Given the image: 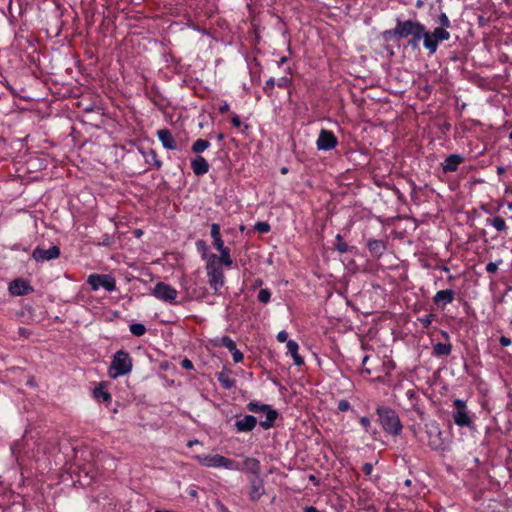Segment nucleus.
Masks as SVG:
<instances>
[{"label":"nucleus","mask_w":512,"mask_h":512,"mask_svg":"<svg viewBox=\"0 0 512 512\" xmlns=\"http://www.w3.org/2000/svg\"><path fill=\"white\" fill-rule=\"evenodd\" d=\"M432 35L433 33L428 31L425 25L417 20L396 18L395 27L383 31L381 38L386 43L392 40L399 42L406 39V47L413 51L420 50V41L423 40L424 48L432 55L438 49V41Z\"/></svg>","instance_id":"nucleus-1"},{"label":"nucleus","mask_w":512,"mask_h":512,"mask_svg":"<svg viewBox=\"0 0 512 512\" xmlns=\"http://www.w3.org/2000/svg\"><path fill=\"white\" fill-rule=\"evenodd\" d=\"M375 413L377 415L376 422L387 435L398 437L402 434L403 424L395 409L381 404L377 405Z\"/></svg>","instance_id":"nucleus-2"},{"label":"nucleus","mask_w":512,"mask_h":512,"mask_svg":"<svg viewBox=\"0 0 512 512\" xmlns=\"http://www.w3.org/2000/svg\"><path fill=\"white\" fill-rule=\"evenodd\" d=\"M133 368V359L126 350H118L114 353L108 368V375L111 379L129 374Z\"/></svg>","instance_id":"nucleus-3"},{"label":"nucleus","mask_w":512,"mask_h":512,"mask_svg":"<svg viewBox=\"0 0 512 512\" xmlns=\"http://www.w3.org/2000/svg\"><path fill=\"white\" fill-rule=\"evenodd\" d=\"M427 445L434 451L444 452L449 449L448 439L442 432L440 425L435 420L425 424Z\"/></svg>","instance_id":"nucleus-4"},{"label":"nucleus","mask_w":512,"mask_h":512,"mask_svg":"<svg viewBox=\"0 0 512 512\" xmlns=\"http://www.w3.org/2000/svg\"><path fill=\"white\" fill-rule=\"evenodd\" d=\"M246 409L252 413H263L265 414V420H260L259 425L264 429L268 430L272 428L275 421L279 417V413L276 409H273L271 405L260 403L258 401H250L246 405Z\"/></svg>","instance_id":"nucleus-5"},{"label":"nucleus","mask_w":512,"mask_h":512,"mask_svg":"<svg viewBox=\"0 0 512 512\" xmlns=\"http://www.w3.org/2000/svg\"><path fill=\"white\" fill-rule=\"evenodd\" d=\"M217 255L210 254L206 263L208 284L213 289L214 295H220V288L224 285V272L216 263Z\"/></svg>","instance_id":"nucleus-6"},{"label":"nucleus","mask_w":512,"mask_h":512,"mask_svg":"<svg viewBox=\"0 0 512 512\" xmlns=\"http://www.w3.org/2000/svg\"><path fill=\"white\" fill-rule=\"evenodd\" d=\"M195 459L200 465L205 467L225 468L228 470L238 469V464L235 460L220 454H201L196 455Z\"/></svg>","instance_id":"nucleus-7"},{"label":"nucleus","mask_w":512,"mask_h":512,"mask_svg":"<svg viewBox=\"0 0 512 512\" xmlns=\"http://www.w3.org/2000/svg\"><path fill=\"white\" fill-rule=\"evenodd\" d=\"M87 284L93 291H97L100 287H103L108 292L116 290V280L110 274H90L87 278Z\"/></svg>","instance_id":"nucleus-8"},{"label":"nucleus","mask_w":512,"mask_h":512,"mask_svg":"<svg viewBox=\"0 0 512 512\" xmlns=\"http://www.w3.org/2000/svg\"><path fill=\"white\" fill-rule=\"evenodd\" d=\"M455 411L453 412V420L459 427H468L474 429L473 421L467 410V406L464 400L455 399L453 402Z\"/></svg>","instance_id":"nucleus-9"},{"label":"nucleus","mask_w":512,"mask_h":512,"mask_svg":"<svg viewBox=\"0 0 512 512\" xmlns=\"http://www.w3.org/2000/svg\"><path fill=\"white\" fill-rule=\"evenodd\" d=\"M152 294L159 300L176 303L177 291L170 284L158 282L152 290Z\"/></svg>","instance_id":"nucleus-10"},{"label":"nucleus","mask_w":512,"mask_h":512,"mask_svg":"<svg viewBox=\"0 0 512 512\" xmlns=\"http://www.w3.org/2000/svg\"><path fill=\"white\" fill-rule=\"evenodd\" d=\"M338 145V139L335 134L327 129H321L316 146L319 151H330Z\"/></svg>","instance_id":"nucleus-11"},{"label":"nucleus","mask_w":512,"mask_h":512,"mask_svg":"<svg viewBox=\"0 0 512 512\" xmlns=\"http://www.w3.org/2000/svg\"><path fill=\"white\" fill-rule=\"evenodd\" d=\"M8 291L12 296H24L33 293L34 288L29 280L16 278L9 283Z\"/></svg>","instance_id":"nucleus-12"},{"label":"nucleus","mask_w":512,"mask_h":512,"mask_svg":"<svg viewBox=\"0 0 512 512\" xmlns=\"http://www.w3.org/2000/svg\"><path fill=\"white\" fill-rule=\"evenodd\" d=\"M61 254L60 248L56 245L51 246L49 249H44L37 246L32 252V258L36 262L50 261L59 258Z\"/></svg>","instance_id":"nucleus-13"},{"label":"nucleus","mask_w":512,"mask_h":512,"mask_svg":"<svg viewBox=\"0 0 512 512\" xmlns=\"http://www.w3.org/2000/svg\"><path fill=\"white\" fill-rule=\"evenodd\" d=\"M238 419L234 423V427L239 433H248L255 429L258 424L257 418L253 415L247 414L243 417L236 416Z\"/></svg>","instance_id":"nucleus-14"},{"label":"nucleus","mask_w":512,"mask_h":512,"mask_svg":"<svg viewBox=\"0 0 512 512\" xmlns=\"http://www.w3.org/2000/svg\"><path fill=\"white\" fill-rule=\"evenodd\" d=\"M249 498L257 502L265 493L264 480L260 476L250 478Z\"/></svg>","instance_id":"nucleus-15"},{"label":"nucleus","mask_w":512,"mask_h":512,"mask_svg":"<svg viewBox=\"0 0 512 512\" xmlns=\"http://www.w3.org/2000/svg\"><path fill=\"white\" fill-rule=\"evenodd\" d=\"M406 397L410 403V407L408 408V410L416 412L419 419L423 421L425 419L426 413L424 411V408L419 404V394L414 389H409L406 391Z\"/></svg>","instance_id":"nucleus-16"},{"label":"nucleus","mask_w":512,"mask_h":512,"mask_svg":"<svg viewBox=\"0 0 512 512\" xmlns=\"http://www.w3.org/2000/svg\"><path fill=\"white\" fill-rule=\"evenodd\" d=\"M366 247L374 258H380L387 249V242L383 239L368 238Z\"/></svg>","instance_id":"nucleus-17"},{"label":"nucleus","mask_w":512,"mask_h":512,"mask_svg":"<svg viewBox=\"0 0 512 512\" xmlns=\"http://www.w3.org/2000/svg\"><path fill=\"white\" fill-rule=\"evenodd\" d=\"M157 136H158V139L160 140V142L162 143V146L165 149H168V150H177L178 149L177 142H176L172 132L169 129L164 128V129L158 130Z\"/></svg>","instance_id":"nucleus-18"},{"label":"nucleus","mask_w":512,"mask_h":512,"mask_svg":"<svg viewBox=\"0 0 512 512\" xmlns=\"http://www.w3.org/2000/svg\"><path fill=\"white\" fill-rule=\"evenodd\" d=\"M465 161V158L460 154H450L442 163L443 172H455L458 170V166Z\"/></svg>","instance_id":"nucleus-19"},{"label":"nucleus","mask_w":512,"mask_h":512,"mask_svg":"<svg viewBox=\"0 0 512 512\" xmlns=\"http://www.w3.org/2000/svg\"><path fill=\"white\" fill-rule=\"evenodd\" d=\"M455 298V291L452 289H445L438 291L433 297V301L437 306L444 308L447 304L453 302Z\"/></svg>","instance_id":"nucleus-20"},{"label":"nucleus","mask_w":512,"mask_h":512,"mask_svg":"<svg viewBox=\"0 0 512 512\" xmlns=\"http://www.w3.org/2000/svg\"><path fill=\"white\" fill-rule=\"evenodd\" d=\"M208 161L201 155H197L191 160V169L196 176H203L209 171Z\"/></svg>","instance_id":"nucleus-21"},{"label":"nucleus","mask_w":512,"mask_h":512,"mask_svg":"<svg viewBox=\"0 0 512 512\" xmlns=\"http://www.w3.org/2000/svg\"><path fill=\"white\" fill-rule=\"evenodd\" d=\"M138 151L143 156L147 164L154 166L157 170H159L162 167V161L158 159V155L155 150H145L142 147H138Z\"/></svg>","instance_id":"nucleus-22"},{"label":"nucleus","mask_w":512,"mask_h":512,"mask_svg":"<svg viewBox=\"0 0 512 512\" xmlns=\"http://www.w3.org/2000/svg\"><path fill=\"white\" fill-rule=\"evenodd\" d=\"M217 380L221 384V386L226 389L230 390L236 385V380L233 379L231 375V371L227 369H223L221 372L217 373Z\"/></svg>","instance_id":"nucleus-23"},{"label":"nucleus","mask_w":512,"mask_h":512,"mask_svg":"<svg viewBox=\"0 0 512 512\" xmlns=\"http://www.w3.org/2000/svg\"><path fill=\"white\" fill-rule=\"evenodd\" d=\"M286 347L288 349V352L292 356L294 360V364L296 366H301L304 364V359L298 354L299 345L295 340H288Z\"/></svg>","instance_id":"nucleus-24"},{"label":"nucleus","mask_w":512,"mask_h":512,"mask_svg":"<svg viewBox=\"0 0 512 512\" xmlns=\"http://www.w3.org/2000/svg\"><path fill=\"white\" fill-rule=\"evenodd\" d=\"M243 464L246 471L250 472L253 475L252 477L260 476L261 465L258 459L253 457H247L243 461Z\"/></svg>","instance_id":"nucleus-25"},{"label":"nucleus","mask_w":512,"mask_h":512,"mask_svg":"<svg viewBox=\"0 0 512 512\" xmlns=\"http://www.w3.org/2000/svg\"><path fill=\"white\" fill-rule=\"evenodd\" d=\"M106 382H100L97 387L93 390V396L97 400H102L103 402H110L112 400L111 394L105 390Z\"/></svg>","instance_id":"nucleus-26"},{"label":"nucleus","mask_w":512,"mask_h":512,"mask_svg":"<svg viewBox=\"0 0 512 512\" xmlns=\"http://www.w3.org/2000/svg\"><path fill=\"white\" fill-rule=\"evenodd\" d=\"M485 224L487 226L494 227L498 232H504L507 230V225L505 220L500 216L489 217L485 220Z\"/></svg>","instance_id":"nucleus-27"},{"label":"nucleus","mask_w":512,"mask_h":512,"mask_svg":"<svg viewBox=\"0 0 512 512\" xmlns=\"http://www.w3.org/2000/svg\"><path fill=\"white\" fill-rule=\"evenodd\" d=\"M220 255L217 256L216 259V265L218 267H221V265H224L226 267H231L233 264L231 255H230V249L227 247L223 249L222 251H219Z\"/></svg>","instance_id":"nucleus-28"},{"label":"nucleus","mask_w":512,"mask_h":512,"mask_svg":"<svg viewBox=\"0 0 512 512\" xmlns=\"http://www.w3.org/2000/svg\"><path fill=\"white\" fill-rule=\"evenodd\" d=\"M452 351V345L450 343H442L438 342L433 345V355L440 356H448Z\"/></svg>","instance_id":"nucleus-29"},{"label":"nucleus","mask_w":512,"mask_h":512,"mask_svg":"<svg viewBox=\"0 0 512 512\" xmlns=\"http://www.w3.org/2000/svg\"><path fill=\"white\" fill-rule=\"evenodd\" d=\"M335 240L336 243L334 244L333 249L339 252L340 254L352 252L355 249L354 246H349L347 243L343 241V237L341 234H337Z\"/></svg>","instance_id":"nucleus-30"},{"label":"nucleus","mask_w":512,"mask_h":512,"mask_svg":"<svg viewBox=\"0 0 512 512\" xmlns=\"http://www.w3.org/2000/svg\"><path fill=\"white\" fill-rule=\"evenodd\" d=\"M433 37L439 42L447 41L450 38V32L447 30V28L443 27H436L432 31Z\"/></svg>","instance_id":"nucleus-31"},{"label":"nucleus","mask_w":512,"mask_h":512,"mask_svg":"<svg viewBox=\"0 0 512 512\" xmlns=\"http://www.w3.org/2000/svg\"><path fill=\"white\" fill-rule=\"evenodd\" d=\"M209 147H210V142L208 140L199 138L192 144L191 150L195 154H200Z\"/></svg>","instance_id":"nucleus-32"},{"label":"nucleus","mask_w":512,"mask_h":512,"mask_svg":"<svg viewBox=\"0 0 512 512\" xmlns=\"http://www.w3.org/2000/svg\"><path fill=\"white\" fill-rule=\"evenodd\" d=\"M129 330H130L132 335H134L136 337H140V336H143L145 334L146 327L142 323H132L129 326Z\"/></svg>","instance_id":"nucleus-33"},{"label":"nucleus","mask_w":512,"mask_h":512,"mask_svg":"<svg viewBox=\"0 0 512 512\" xmlns=\"http://www.w3.org/2000/svg\"><path fill=\"white\" fill-rule=\"evenodd\" d=\"M218 345L221 347L227 348L230 352H232L236 348V343L229 336H223L220 339V342Z\"/></svg>","instance_id":"nucleus-34"},{"label":"nucleus","mask_w":512,"mask_h":512,"mask_svg":"<svg viewBox=\"0 0 512 512\" xmlns=\"http://www.w3.org/2000/svg\"><path fill=\"white\" fill-rule=\"evenodd\" d=\"M196 248H197V251L201 254L203 259H205V258H207V260L209 259V255L207 254L208 246L204 240H198L196 242Z\"/></svg>","instance_id":"nucleus-35"},{"label":"nucleus","mask_w":512,"mask_h":512,"mask_svg":"<svg viewBox=\"0 0 512 512\" xmlns=\"http://www.w3.org/2000/svg\"><path fill=\"white\" fill-rule=\"evenodd\" d=\"M254 229L261 234H266L271 230V227L268 222L258 221L255 223Z\"/></svg>","instance_id":"nucleus-36"},{"label":"nucleus","mask_w":512,"mask_h":512,"mask_svg":"<svg viewBox=\"0 0 512 512\" xmlns=\"http://www.w3.org/2000/svg\"><path fill=\"white\" fill-rule=\"evenodd\" d=\"M258 301L263 303V304H266L270 301L271 299V291L267 288H264V289H261L258 293Z\"/></svg>","instance_id":"nucleus-37"},{"label":"nucleus","mask_w":512,"mask_h":512,"mask_svg":"<svg viewBox=\"0 0 512 512\" xmlns=\"http://www.w3.org/2000/svg\"><path fill=\"white\" fill-rule=\"evenodd\" d=\"M434 318H435V314L429 313V314L425 315L424 317L418 318V321L421 323L423 328L427 329L431 325Z\"/></svg>","instance_id":"nucleus-38"},{"label":"nucleus","mask_w":512,"mask_h":512,"mask_svg":"<svg viewBox=\"0 0 512 512\" xmlns=\"http://www.w3.org/2000/svg\"><path fill=\"white\" fill-rule=\"evenodd\" d=\"M437 23L440 24V27L449 28L451 26V21L446 15V13L442 12L437 19Z\"/></svg>","instance_id":"nucleus-39"},{"label":"nucleus","mask_w":512,"mask_h":512,"mask_svg":"<svg viewBox=\"0 0 512 512\" xmlns=\"http://www.w3.org/2000/svg\"><path fill=\"white\" fill-rule=\"evenodd\" d=\"M274 86H275V80L274 78H270L268 79L266 82H265V85L263 86V91L265 94H267L268 96H271L272 95V91L274 89Z\"/></svg>","instance_id":"nucleus-40"},{"label":"nucleus","mask_w":512,"mask_h":512,"mask_svg":"<svg viewBox=\"0 0 512 512\" xmlns=\"http://www.w3.org/2000/svg\"><path fill=\"white\" fill-rule=\"evenodd\" d=\"M210 235L212 239L221 238L220 225L217 223L211 224Z\"/></svg>","instance_id":"nucleus-41"},{"label":"nucleus","mask_w":512,"mask_h":512,"mask_svg":"<svg viewBox=\"0 0 512 512\" xmlns=\"http://www.w3.org/2000/svg\"><path fill=\"white\" fill-rule=\"evenodd\" d=\"M113 243H114V237L112 235H109V234H104L102 236V240L99 241L97 244L108 247V246H111Z\"/></svg>","instance_id":"nucleus-42"},{"label":"nucleus","mask_w":512,"mask_h":512,"mask_svg":"<svg viewBox=\"0 0 512 512\" xmlns=\"http://www.w3.org/2000/svg\"><path fill=\"white\" fill-rule=\"evenodd\" d=\"M291 84H292V78H289L287 76L281 77L277 82V86L279 88H288Z\"/></svg>","instance_id":"nucleus-43"},{"label":"nucleus","mask_w":512,"mask_h":512,"mask_svg":"<svg viewBox=\"0 0 512 512\" xmlns=\"http://www.w3.org/2000/svg\"><path fill=\"white\" fill-rule=\"evenodd\" d=\"M338 410L340 412L348 411L351 408L350 402L346 399H342L338 402Z\"/></svg>","instance_id":"nucleus-44"},{"label":"nucleus","mask_w":512,"mask_h":512,"mask_svg":"<svg viewBox=\"0 0 512 512\" xmlns=\"http://www.w3.org/2000/svg\"><path fill=\"white\" fill-rule=\"evenodd\" d=\"M502 263V260L496 262H489L486 265V271L488 273H495L498 270L499 264Z\"/></svg>","instance_id":"nucleus-45"},{"label":"nucleus","mask_w":512,"mask_h":512,"mask_svg":"<svg viewBox=\"0 0 512 512\" xmlns=\"http://www.w3.org/2000/svg\"><path fill=\"white\" fill-rule=\"evenodd\" d=\"M231 353H232V356H233V361L235 363H240V362L243 361L244 355H243V353L240 350L237 349V347Z\"/></svg>","instance_id":"nucleus-46"},{"label":"nucleus","mask_w":512,"mask_h":512,"mask_svg":"<svg viewBox=\"0 0 512 512\" xmlns=\"http://www.w3.org/2000/svg\"><path fill=\"white\" fill-rule=\"evenodd\" d=\"M213 247L218 250V251H222L223 249L227 248L225 245H224V241L221 238H216V239H213Z\"/></svg>","instance_id":"nucleus-47"},{"label":"nucleus","mask_w":512,"mask_h":512,"mask_svg":"<svg viewBox=\"0 0 512 512\" xmlns=\"http://www.w3.org/2000/svg\"><path fill=\"white\" fill-rule=\"evenodd\" d=\"M231 123L236 128H239L242 125L240 117L236 113H232V115H231Z\"/></svg>","instance_id":"nucleus-48"},{"label":"nucleus","mask_w":512,"mask_h":512,"mask_svg":"<svg viewBox=\"0 0 512 512\" xmlns=\"http://www.w3.org/2000/svg\"><path fill=\"white\" fill-rule=\"evenodd\" d=\"M180 364L181 367L186 370H191L194 367L192 361L189 360L188 358H184L183 360H181Z\"/></svg>","instance_id":"nucleus-49"},{"label":"nucleus","mask_w":512,"mask_h":512,"mask_svg":"<svg viewBox=\"0 0 512 512\" xmlns=\"http://www.w3.org/2000/svg\"><path fill=\"white\" fill-rule=\"evenodd\" d=\"M369 360V356L368 355H365L362 359V372L367 374V375H370L371 374V370L369 368H367V362Z\"/></svg>","instance_id":"nucleus-50"},{"label":"nucleus","mask_w":512,"mask_h":512,"mask_svg":"<svg viewBox=\"0 0 512 512\" xmlns=\"http://www.w3.org/2000/svg\"><path fill=\"white\" fill-rule=\"evenodd\" d=\"M277 340L279 342H287L288 341V333L285 331V330H282L280 331L277 336H276Z\"/></svg>","instance_id":"nucleus-51"},{"label":"nucleus","mask_w":512,"mask_h":512,"mask_svg":"<svg viewBox=\"0 0 512 512\" xmlns=\"http://www.w3.org/2000/svg\"><path fill=\"white\" fill-rule=\"evenodd\" d=\"M215 506L218 512H230L229 509L220 500H216Z\"/></svg>","instance_id":"nucleus-52"},{"label":"nucleus","mask_w":512,"mask_h":512,"mask_svg":"<svg viewBox=\"0 0 512 512\" xmlns=\"http://www.w3.org/2000/svg\"><path fill=\"white\" fill-rule=\"evenodd\" d=\"M373 470V465L371 463H364L362 466V471L365 475H370Z\"/></svg>","instance_id":"nucleus-53"},{"label":"nucleus","mask_w":512,"mask_h":512,"mask_svg":"<svg viewBox=\"0 0 512 512\" xmlns=\"http://www.w3.org/2000/svg\"><path fill=\"white\" fill-rule=\"evenodd\" d=\"M360 424L365 428V430L368 432V428L371 425L370 419L366 416H363L360 418Z\"/></svg>","instance_id":"nucleus-54"},{"label":"nucleus","mask_w":512,"mask_h":512,"mask_svg":"<svg viewBox=\"0 0 512 512\" xmlns=\"http://www.w3.org/2000/svg\"><path fill=\"white\" fill-rule=\"evenodd\" d=\"M499 343L501 346L507 347V346L511 345V339L506 336H501L499 338Z\"/></svg>","instance_id":"nucleus-55"},{"label":"nucleus","mask_w":512,"mask_h":512,"mask_svg":"<svg viewBox=\"0 0 512 512\" xmlns=\"http://www.w3.org/2000/svg\"><path fill=\"white\" fill-rule=\"evenodd\" d=\"M229 108H230L229 104L227 102H224L219 107V113L225 114V113H227L229 111Z\"/></svg>","instance_id":"nucleus-56"},{"label":"nucleus","mask_w":512,"mask_h":512,"mask_svg":"<svg viewBox=\"0 0 512 512\" xmlns=\"http://www.w3.org/2000/svg\"><path fill=\"white\" fill-rule=\"evenodd\" d=\"M303 512H320L317 508L314 506H306L303 510Z\"/></svg>","instance_id":"nucleus-57"},{"label":"nucleus","mask_w":512,"mask_h":512,"mask_svg":"<svg viewBox=\"0 0 512 512\" xmlns=\"http://www.w3.org/2000/svg\"><path fill=\"white\" fill-rule=\"evenodd\" d=\"M384 49L388 52V54H389V56H390V57L394 56V51H393V48H392V47H390L389 45H386V46L384 47Z\"/></svg>","instance_id":"nucleus-58"},{"label":"nucleus","mask_w":512,"mask_h":512,"mask_svg":"<svg viewBox=\"0 0 512 512\" xmlns=\"http://www.w3.org/2000/svg\"><path fill=\"white\" fill-rule=\"evenodd\" d=\"M188 495H189L190 497H192V498H196V497H197V495H198L197 490H195V489H190V490L188 491Z\"/></svg>","instance_id":"nucleus-59"},{"label":"nucleus","mask_w":512,"mask_h":512,"mask_svg":"<svg viewBox=\"0 0 512 512\" xmlns=\"http://www.w3.org/2000/svg\"><path fill=\"white\" fill-rule=\"evenodd\" d=\"M288 61V58L286 56H283L280 58V60L278 61V66H282L284 63H286Z\"/></svg>","instance_id":"nucleus-60"},{"label":"nucleus","mask_w":512,"mask_h":512,"mask_svg":"<svg viewBox=\"0 0 512 512\" xmlns=\"http://www.w3.org/2000/svg\"><path fill=\"white\" fill-rule=\"evenodd\" d=\"M410 431L412 432V434L414 436H417V429H416V425L415 424L410 426Z\"/></svg>","instance_id":"nucleus-61"},{"label":"nucleus","mask_w":512,"mask_h":512,"mask_svg":"<svg viewBox=\"0 0 512 512\" xmlns=\"http://www.w3.org/2000/svg\"><path fill=\"white\" fill-rule=\"evenodd\" d=\"M199 444L198 440H191L188 442V446L191 447L192 445Z\"/></svg>","instance_id":"nucleus-62"},{"label":"nucleus","mask_w":512,"mask_h":512,"mask_svg":"<svg viewBox=\"0 0 512 512\" xmlns=\"http://www.w3.org/2000/svg\"><path fill=\"white\" fill-rule=\"evenodd\" d=\"M217 140L218 141H222L224 139V134L223 133H219L217 136H216Z\"/></svg>","instance_id":"nucleus-63"},{"label":"nucleus","mask_w":512,"mask_h":512,"mask_svg":"<svg viewBox=\"0 0 512 512\" xmlns=\"http://www.w3.org/2000/svg\"><path fill=\"white\" fill-rule=\"evenodd\" d=\"M281 174H287L288 173V168L287 167H282L281 170H280Z\"/></svg>","instance_id":"nucleus-64"}]
</instances>
